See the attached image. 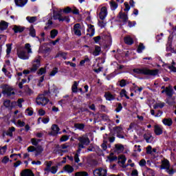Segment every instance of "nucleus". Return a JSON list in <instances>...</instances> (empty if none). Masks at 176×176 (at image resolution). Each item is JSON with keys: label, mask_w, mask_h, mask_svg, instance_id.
<instances>
[{"label": "nucleus", "mask_w": 176, "mask_h": 176, "mask_svg": "<svg viewBox=\"0 0 176 176\" xmlns=\"http://www.w3.org/2000/svg\"><path fill=\"white\" fill-rule=\"evenodd\" d=\"M78 140L79 141V143L78 149L77 150V152L78 153H80V151L85 148V146H87V145L90 144V139H89L87 135H82L78 137Z\"/></svg>", "instance_id": "obj_1"}, {"label": "nucleus", "mask_w": 176, "mask_h": 176, "mask_svg": "<svg viewBox=\"0 0 176 176\" xmlns=\"http://www.w3.org/2000/svg\"><path fill=\"white\" fill-rule=\"evenodd\" d=\"M133 72L135 74H143V75H151L152 76H156L159 74V69H149L147 68L143 69H134Z\"/></svg>", "instance_id": "obj_2"}, {"label": "nucleus", "mask_w": 176, "mask_h": 176, "mask_svg": "<svg viewBox=\"0 0 176 176\" xmlns=\"http://www.w3.org/2000/svg\"><path fill=\"white\" fill-rule=\"evenodd\" d=\"M46 96H47V92H45L44 94H39L36 99V102L37 105H42L45 107L47 102H49V99L46 98Z\"/></svg>", "instance_id": "obj_3"}, {"label": "nucleus", "mask_w": 176, "mask_h": 176, "mask_svg": "<svg viewBox=\"0 0 176 176\" xmlns=\"http://www.w3.org/2000/svg\"><path fill=\"white\" fill-rule=\"evenodd\" d=\"M2 89L3 94H6L8 97H13L16 94L14 89L9 85H3Z\"/></svg>", "instance_id": "obj_4"}, {"label": "nucleus", "mask_w": 176, "mask_h": 176, "mask_svg": "<svg viewBox=\"0 0 176 176\" xmlns=\"http://www.w3.org/2000/svg\"><path fill=\"white\" fill-rule=\"evenodd\" d=\"M161 168H164V170H166V171L168 173V174H170V175L174 174V169L170 167V162H168V160H164V161H162Z\"/></svg>", "instance_id": "obj_5"}, {"label": "nucleus", "mask_w": 176, "mask_h": 176, "mask_svg": "<svg viewBox=\"0 0 176 176\" xmlns=\"http://www.w3.org/2000/svg\"><path fill=\"white\" fill-rule=\"evenodd\" d=\"M39 67H41V58L38 56L34 60L33 65L30 69V72H36Z\"/></svg>", "instance_id": "obj_6"}, {"label": "nucleus", "mask_w": 176, "mask_h": 176, "mask_svg": "<svg viewBox=\"0 0 176 176\" xmlns=\"http://www.w3.org/2000/svg\"><path fill=\"white\" fill-rule=\"evenodd\" d=\"M17 56L21 60H28V58H30V54H28L24 50H18Z\"/></svg>", "instance_id": "obj_7"}, {"label": "nucleus", "mask_w": 176, "mask_h": 176, "mask_svg": "<svg viewBox=\"0 0 176 176\" xmlns=\"http://www.w3.org/2000/svg\"><path fill=\"white\" fill-rule=\"evenodd\" d=\"M94 176H107V169L100 168L94 170Z\"/></svg>", "instance_id": "obj_8"}, {"label": "nucleus", "mask_w": 176, "mask_h": 176, "mask_svg": "<svg viewBox=\"0 0 176 176\" xmlns=\"http://www.w3.org/2000/svg\"><path fill=\"white\" fill-rule=\"evenodd\" d=\"M107 16H108V9L107 7H102L99 12V18L100 20H104Z\"/></svg>", "instance_id": "obj_9"}, {"label": "nucleus", "mask_w": 176, "mask_h": 176, "mask_svg": "<svg viewBox=\"0 0 176 176\" xmlns=\"http://www.w3.org/2000/svg\"><path fill=\"white\" fill-rule=\"evenodd\" d=\"M72 31L74 33V35L80 36V35H82V32L80 31V24L79 23L75 24L73 27Z\"/></svg>", "instance_id": "obj_10"}, {"label": "nucleus", "mask_w": 176, "mask_h": 176, "mask_svg": "<svg viewBox=\"0 0 176 176\" xmlns=\"http://www.w3.org/2000/svg\"><path fill=\"white\" fill-rule=\"evenodd\" d=\"M115 133H116L118 138H124V136L122 135L123 133V128L120 126H116L113 128Z\"/></svg>", "instance_id": "obj_11"}, {"label": "nucleus", "mask_w": 176, "mask_h": 176, "mask_svg": "<svg viewBox=\"0 0 176 176\" xmlns=\"http://www.w3.org/2000/svg\"><path fill=\"white\" fill-rule=\"evenodd\" d=\"M89 53H91L93 56H99L101 53V47L98 45H95V50L93 51L91 48H89Z\"/></svg>", "instance_id": "obj_12"}, {"label": "nucleus", "mask_w": 176, "mask_h": 176, "mask_svg": "<svg viewBox=\"0 0 176 176\" xmlns=\"http://www.w3.org/2000/svg\"><path fill=\"white\" fill-rule=\"evenodd\" d=\"M54 20H59V21H66V23H69V17L68 16H61L60 14H58L56 16H54Z\"/></svg>", "instance_id": "obj_13"}, {"label": "nucleus", "mask_w": 176, "mask_h": 176, "mask_svg": "<svg viewBox=\"0 0 176 176\" xmlns=\"http://www.w3.org/2000/svg\"><path fill=\"white\" fill-rule=\"evenodd\" d=\"M52 131L50 134L51 135H57L58 134V132L60 131V128H58V126L57 124H53L52 126Z\"/></svg>", "instance_id": "obj_14"}, {"label": "nucleus", "mask_w": 176, "mask_h": 176, "mask_svg": "<svg viewBox=\"0 0 176 176\" xmlns=\"http://www.w3.org/2000/svg\"><path fill=\"white\" fill-rule=\"evenodd\" d=\"M154 132L156 135H161V134H163V128L159 125H155Z\"/></svg>", "instance_id": "obj_15"}, {"label": "nucleus", "mask_w": 176, "mask_h": 176, "mask_svg": "<svg viewBox=\"0 0 176 176\" xmlns=\"http://www.w3.org/2000/svg\"><path fill=\"white\" fill-rule=\"evenodd\" d=\"M15 4L19 8H23L27 5L28 0H14Z\"/></svg>", "instance_id": "obj_16"}, {"label": "nucleus", "mask_w": 176, "mask_h": 176, "mask_svg": "<svg viewBox=\"0 0 176 176\" xmlns=\"http://www.w3.org/2000/svg\"><path fill=\"white\" fill-rule=\"evenodd\" d=\"M115 152L117 153H122L124 151V146L122 144H117L115 145Z\"/></svg>", "instance_id": "obj_17"}, {"label": "nucleus", "mask_w": 176, "mask_h": 176, "mask_svg": "<svg viewBox=\"0 0 176 176\" xmlns=\"http://www.w3.org/2000/svg\"><path fill=\"white\" fill-rule=\"evenodd\" d=\"M176 63L173 61L172 65H168L167 64L164 65V68H168L171 72H176Z\"/></svg>", "instance_id": "obj_18"}, {"label": "nucleus", "mask_w": 176, "mask_h": 176, "mask_svg": "<svg viewBox=\"0 0 176 176\" xmlns=\"http://www.w3.org/2000/svg\"><path fill=\"white\" fill-rule=\"evenodd\" d=\"M21 176H34V173L31 170L25 169L21 171Z\"/></svg>", "instance_id": "obj_19"}, {"label": "nucleus", "mask_w": 176, "mask_h": 176, "mask_svg": "<svg viewBox=\"0 0 176 176\" xmlns=\"http://www.w3.org/2000/svg\"><path fill=\"white\" fill-rule=\"evenodd\" d=\"M126 157L124 155H120L118 157V162L120 163L122 167H126L124 163H126Z\"/></svg>", "instance_id": "obj_20"}, {"label": "nucleus", "mask_w": 176, "mask_h": 176, "mask_svg": "<svg viewBox=\"0 0 176 176\" xmlns=\"http://www.w3.org/2000/svg\"><path fill=\"white\" fill-rule=\"evenodd\" d=\"M162 93H166L168 97H173V89L166 87L165 89L162 91Z\"/></svg>", "instance_id": "obj_21"}, {"label": "nucleus", "mask_w": 176, "mask_h": 176, "mask_svg": "<svg viewBox=\"0 0 176 176\" xmlns=\"http://www.w3.org/2000/svg\"><path fill=\"white\" fill-rule=\"evenodd\" d=\"M104 97L107 101H112L113 100H115V96L112 95L111 92H106Z\"/></svg>", "instance_id": "obj_22"}, {"label": "nucleus", "mask_w": 176, "mask_h": 176, "mask_svg": "<svg viewBox=\"0 0 176 176\" xmlns=\"http://www.w3.org/2000/svg\"><path fill=\"white\" fill-rule=\"evenodd\" d=\"M119 16L120 19H121V20H122L124 23H127V20H129V16H127V14H126V13L120 12L119 13Z\"/></svg>", "instance_id": "obj_23"}, {"label": "nucleus", "mask_w": 176, "mask_h": 176, "mask_svg": "<svg viewBox=\"0 0 176 176\" xmlns=\"http://www.w3.org/2000/svg\"><path fill=\"white\" fill-rule=\"evenodd\" d=\"M162 123L165 125V126H171V124H173V120L171 118H164V120H162Z\"/></svg>", "instance_id": "obj_24"}, {"label": "nucleus", "mask_w": 176, "mask_h": 176, "mask_svg": "<svg viewBox=\"0 0 176 176\" xmlns=\"http://www.w3.org/2000/svg\"><path fill=\"white\" fill-rule=\"evenodd\" d=\"M67 52H63L60 51L56 55L55 58H57V57H62V58H63L64 60H67Z\"/></svg>", "instance_id": "obj_25"}, {"label": "nucleus", "mask_w": 176, "mask_h": 176, "mask_svg": "<svg viewBox=\"0 0 176 176\" xmlns=\"http://www.w3.org/2000/svg\"><path fill=\"white\" fill-rule=\"evenodd\" d=\"M8 26H9V25H8V23L6 22L5 21H2L0 23V30H1V31H3V30H6Z\"/></svg>", "instance_id": "obj_26"}, {"label": "nucleus", "mask_w": 176, "mask_h": 176, "mask_svg": "<svg viewBox=\"0 0 176 176\" xmlns=\"http://www.w3.org/2000/svg\"><path fill=\"white\" fill-rule=\"evenodd\" d=\"M25 50H26L28 54H32V48H31V44L30 43L25 44Z\"/></svg>", "instance_id": "obj_27"}, {"label": "nucleus", "mask_w": 176, "mask_h": 176, "mask_svg": "<svg viewBox=\"0 0 176 176\" xmlns=\"http://www.w3.org/2000/svg\"><path fill=\"white\" fill-rule=\"evenodd\" d=\"M64 170L66 173L71 174V173H74V168L71 166V165H66L64 166Z\"/></svg>", "instance_id": "obj_28"}, {"label": "nucleus", "mask_w": 176, "mask_h": 176, "mask_svg": "<svg viewBox=\"0 0 176 176\" xmlns=\"http://www.w3.org/2000/svg\"><path fill=\"white\" fill-rule=\"evenodd\" d=\"M124 41L126 45H133V43H134V40H133L130 36L125 37Z\"/></svg>", "instance_id": "obj_29"}, {"label": "nucleus", "mask_w": 176, "mask_h": 176, "mask_svg": "<svg viewBox=\"0 0 176 176\" xmlns=\"http://www.w3.org/2000/svg\"><path fill=\"white\" fill-rule=\"evenodd\" d=\"M26 20H27V21H28V23H35V21H36L38 20V17L37 16H27Z\"/></svg>", "instance_id": "obj_30"}, {"label": "nucleus", "mask_w": 176, "mask_h": 176, "mask_svg": "<svg viewBox=\"0 0 176 176\" xmlns=\"http://www.w3.org/2000/svg\"><path fill=\"white\" fill-rule=\"evenodd\" d=\"M58 34V31L56 29H54L50 32V36L52 39H54Z\"/></svg>", "instance_id": "obj_31"}, {"label": "nucleus", "mask_w": 176, "mask_h": 176, "mask_svg": "<svg viewBox=\"0 0 176 176\" xmlns=\"http://www.w3.org/2000/svg\"><path fill=\"white\" fill-rule=\"evenodd\" d=\"M16 131V128L12 126L11 128L8 129L6 134L9 135V137H13V132Z\"/></svg>", "instance_id": "obj_32"}, {"label": "nucleus", "mask_w": 176, "mask_h": 176, "mask_svg": "<svg viewBox=\"0 0 176 176\" xmlns=\"http://www.w3.org/2000/svg\"><path fill=\"white\" fill-rule=\"evenodd\" d=\"M110 6L111 10H116L118 9V3L115 1H110Z\"/></svg>", "instance_id": "obj_33"}, {"label": "nucleus", "mask_w": 176, "mask_h": 176, "mask_svg": "<svg viewBox=\"0 0 176 176\" xmlns=\"http://www.w3.org/2000/svg\"><path fill=\"white\" fill-rule=\"evenodd\" d=\"M13 30L15 33L17 32H23L24 31V29L20 26L14 25L13 28Z\"/></svg>", "instance_id": "obj_34"}, {"label": "nucleus", "mask_w": 176, "mask_h": 176, "mask_svg": "<svg viewBox=\"0 0 176 176\" xmlns=\"http://www.w3.org/2000/svg\"><path fill=\"white\" fill-rule=\"evenodd\" d=\"M6 47V57H9L10 52H12V44H7Z\"/></svg>", "instance_id": "obj_35"}, {"label": "nucleus", "mask_w": 176, "mask_h": 176, "mask_svg": "<svg viewBox=\"0 0 176 176\" xmlns=\"http://www.w3.org/2000/svg\"><path fill=\"white\" fill-rule=\"evenodd\" d=\"M78 82L76 81H74L72 87V90L73 93H78Z\"/></svg>", "instance_id": "obj_36"}, {"label": "nucleus", "mask_w": 176, "mask_h": 176, "mask_svg": "<svg viewBox=\"0 0 176 176\" xmlns=\"http://www.w3.org/2000/svg\"><path fill=\"white\" fill-rule=\"evenodd\" d=\"M36 156H38V155H41V153H42V152H43V148H42V146H38L37 147H36Z\"/></svg>", "instance_id": "obj_37"}, {"label": "nucleus", "mask_w": 176, "mask_h": 176, "mask_svg": "<svg viewBox=\"0 0 176 176\" xmlns=\"http://www.w3.org/2000/svg\"><path fill=\"white\" fill-rule=\"evenodd\" d=\"M145 50V46L142 43H140L138 47V53H142V50Z\"/></svg>", "instance_id": "obj_38"}, {"label": "nucleus", "mask_w": 176, "mask_h": 176, "mask_svg": "<svg viewBox=\"0 0 176 176\" xmlns=\"http://www.w3.org/2000/svg\"><path fill=\"white\" fill-rule=\"evenodd\" d=\"M144 139L146 140V142L151 143L153 141V137L151 135H145Z\"/></svg>", "instance_id": "obj_39"}, {"label": "nucleus", "mask_w": 176, "mask_h": 176, "mask_svg": "<svg viewBox=\"0 0 176 176\" xmlns=\"http://www.w3.org/2000/svg\"><path fill=\"white\" fill-rule=\"evenodd\" d=\"M74 127L78 129V130H83L85 129V125L84 124L76 123L74 124Z\"/></svg>", "instance_id": "obj_40"}, {"label": "nucleus", "mask_w": 176, "mask_h": 176, "mask_svg": "<svg viewBox=\"0 0 176 176\" xmlns=\"http://www.w3.org/2000/svg\"><path fill=\"white\" fill-rule=\"evenodd\" d=\"M30 35L32 36L33 38H35L36 36V31L35 29L34 28V26H31L30 29Z\"/></svg>", "instance_id": "obj_41"}, {"label": "nucleus", "mask_w": 176, "mask_h": 176, "mask_svg": "<svg viewBox=\"0 0 176 176\" xmlns=\"http://www.w3.org/2000/svg\"><path fill=\"white\" fill-rule=\"evenodd\" d=\"M7 149H8L7 146H0V155H5Z\"/></svg>", "instance_id": "obj_42"}, {"label": "nucleus", "mask_w": 176, "mask_h": 176, "mask_svg": "<svg viewBox=\"0 0 176 176\" xmlns=\"http://www.w3.org/2000/svg\"><path fill=\"white\" fill-rule=\"evenodd\" d=\"M89 175L87 173V172L81 171V172H77L75 173V176H88Z\"/></svg>", "instance_id": "obj_43"}, {"label": "nucleus", "mask_w": 176, "mask_h": 176, "mask_svg": "<svg viewBox=\"0 0 176 176\" xmlns=\"http://www.w3.org/2000/svg\"><path fill=\"white\" fill-rule=\"evenodd\" d=\"M80 153H78V151H77V153H76L75 155H74V162H75V163H79V162H80V159H79V154H80Z\"/></svg>", "instance_id": "obj_44"}, {"label": "nucleus", "mask_w": 176, "mask_h": 176, "mask_svg": "<svg viewBox=\"0 0 176 176\" xmlns=\"http://www.w3.org/2000/svg\"><path fill=\"white\" fill-rule=\"evenodd\" d=\"M31 142L32 144V145H38V144H39V142H41V140H36L35 138H32L31 139Z\"/></svg>", "instance_id": "obj_45"}, {"label": "nucleus", "mask_w": 176, "mask_h": 176, "mask_svg": "<svg viewBox=\"0 0 176 176\" xmlns=\"http://www.w3.org/2000/svg\"><path fill=\"white\" fill-rule=\"evenodd\" d=\"M135 93H139V94H141V91H142V87H139L138 86L135 85L134 87Z\"/></svg>", "instance_id": "obj_46"}, {"label": "nucleus", "mask_w": 176, "mask_h": 176, "mask_svg": "<svg viewBox=\"0 0 176 176\" xmlns=\"http://www.w3.org/2000/svg\"><path fill=\"white\" fill-rule=\"evenodd\" d=\"M58 72V69L57 67L54 68V69L50 72V76H54Z\"/></svg>", "instance_id": "obj_47"}, {"label": "nucleus", "mask_w": 176, "mask_h": 176, "mask_svg": "<svg viewBox=\"0 0 176 176\" xmlns=\"http://www.w3.org/2000/svg\"><path fill=\"white\" fill-rule=\"evenodd\" d=\"M68 140H69V137L68 135H63L60 138V142H64L65 141H68Z\"/></svg>", "instance_id": "obj_48"}, {"label": "nucleus", "mask_w": 176, "mask_h": 176, "mask_svg": "<svg viewBox=\"0 0 176 176\" xmlns=\"http://www.w3.org/2000/svg\"><path fill=\"white\" fill-rule=\"evenodd\" d=\"M164 107V102L157 103L154 105V108H163Z\"/></svg>", "instance_id": "obj_49"}, {"label": "nucleus", "mask_w": 176, "mask_h": 176, "mask_svg": "<svg viewBox=\"0 0 176 176\" xmlns=\"http://www.w3.org/2000/svg\"><path fill=\"white\" fill-rule=\"evenodd\" d=\"M3 104L6 108H10V107H12V103H10V100H5Z\"/></svg>", "instance_id": "obj_50"}, {"label": "nucleus", "mask_w": 176, "mask_h": 176, "mask_svg": "<svg viewBox=\"0 0 176 176\" xmlns=\"http://www.w3.org/2000/svg\"><path fill=\"white\" fill-rule=\"evenodd\" d=\"M52 161L47 162L46 164L47 168L45 169V171H50V167H52Z\"/></svg>", "instance_id": "obj_51"}, {"label": "nucleus", "mask_w": 176, "mask_h": 176, "mask_svg": "<svg viewBox=\"0 0 176 176\" xmlns=\"http://www.w3.org/2000/svg\"><path fill=\"white\" fill-rule=\"evenodd\" d=\"M88 32H90L91 36H93L94 35V28H93V25H90Z\"/></svg>", "instance_id": "obj_52"}, {"label": "nucleus", "mask_w": 176, "mask_h": 176, "mask_svg": "<svg viewBox=\"0 0 176 176\" xmlns=\"http://www.w3.org/2000/svg\"><path fill=\"white\" fill-rule=\"evenodd\" d=\"M50 171H51L52 174H56V173H57V166H52L51 167V168L50 169Z\"/></svg>", "instance_id": "obj_53"}, {"label": "nucleus", "mask_w": 176, "mask_h": 176, "mask_svg": "<svg viewBox=\"0 0 176 176\" xmlns=\"http://www.w3.org/2000/svg\"><path fill=\"white\" fill-rule=\"evenodd\" d=\"M38 75H43V74H46V69L45 68H41L38 72H37Z\"/></svg>", "instance_id": "obj_54"}, {"label": "nucleus", "mask_w": 176, "mask_h": 176, "mask_svg": "<svg viewBox=\"0 0 176 176\" xmlns=\"http://www.w3.org/2000/svg\"><path fill=\"white\" fill-rule=\"evenodd\" d=\"M25 113L29 116H32V115L34 114V111L30 109H27L25 110Z\"/></svg>", "instance_id": "obj_55"}, {"label": "nucleus", "mask_w": 176, "mask_h": 176, "mask_svg": "<svg viewBox=\"0 0 176 176\" xmlns=\"http://www.w3.org/2000/svg\"><path fill=\"white\" fill-rule=\"evenodd\" d=\"M121 97H126V98H129V96H127V94L126 92V90L122 89L120 92Z\"/></svg>", "instance_id": "obj_56"}, {"label": "nucleus", "mask_w": 176, "mask_h": 176, "mask_svg": "<svg viewBox=\"0 0 176 176\" xmlns=\"http://www.w3.org/2000/svg\"><path fill=\"white\" fill-rule=\"evenodd\" d=\"M90 61V59L89 58H85L84 60H82L80 62V65H84L85 63H89Z\"/></svg>", "instance_id": "obj_57"}, {"label": "nucleus", "mask_w": 176, "mask_h": 176, "mask_svg": "<svg viewBox=\"0 0 176 176\" xmlns=\"http://www.w3.org/2000/svg\"><path fill=\"white\" fill-rule=\"evenodd\" d=\"M107 142L104 141L103 143L101 145V147L102 148L103 151H107L108 146H107Z\"/></svg>", "instance_id": "obj_58"}, {"label": "nucleus", "mask_w": 176, "mask_h": 176, "mask_svg": "<svg viewBox=\"0 0 176 176\" xmlns=\"http://www.w3.org/2000/svg\"><path fill=\"white\" fill-rule=\"evenodd\" d=\"M102 119L103 120H105L106 122H109V120H110L109 117L106 114H102Z\"/></svg>", "instance_id": "obj_59"}, {"label": "nucleus", "mask_w": 176, "mask_h": 176, "mask_svg": "<svg viewBox=\"0 0 176 176\" xmlns=\"http://www.w3.org/2000/svg\"><path fill=\"white\" fill-rule=\"evenodd\" d=\"M124 5L125 6V8L124 9V12H129V10H130V6H129V3L125 2Z\"/></svg>", "instance_id": "obj_60"}, {"label": "nucleus", "mask_w": 176, "mask_h": 176, "mask_svg": "<svg viewBox=\"0 0 176 176\" xmlns=\"http://www.w3.org/2000/svg\"><path fill=\"white\" fill-rule=\"evenodd\" d=\"M63 12L64 13H66V14L71 13V12H72V9L69 7H67L66 8L64 9Z\"/></svg>", "instance_id": "obj_61"}, {"label": "nucleus", "mask_w": 176, "mask_h": 176, "mask_svg": "<svg viewBox=\"0 0 176 176\" xmlns=\"http://www.w3.org/2000/svg\"><path fill=\"white\" fill-rule=\"evenodd\" d=\"M134 151L135 152H141V146H140V145H135Z\"/></svg>", "instance_id": "obj_62"}, {"label": "nucleus", "mask_w": 176, "mask_h": 176, "mask_svg": "<svg viewBox=\"0 0 176 176\" xmlns=\"http://www.w3.org/2000/svg\"><path fill=\"white\" fill-rule=\"evenodd\" d=\"M2 163H3V164H6V163H8L9 162V157L8 156H5L3 160H2Z\"/></svg>", "instance_id": "obj_63"}, {"label": "nucleus", "mask_w": 176, "mask_h": 176, "mask_svg": "<svg viewBox=\"0 0 176 176\" xmlns=\"http://www.w3.org/2000/svg\"><path fill=\"white\" fill-rule=\"evenodd\" d=\"M146 153H148V155H151V153H152V146H148L146 147Z\"/></svg>", "instance_id": "obj_64"}]
</instances>
